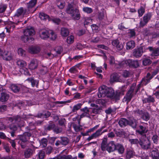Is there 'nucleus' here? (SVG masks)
Returning <instances> with one entry per match:
<instances>
[{
    "instance_id": "nucleus-46",
    "label": "nucleus",
    "mask_w": 159,
    "mask_h": 159,
    "mask_svg": "<svg viewBox=\"0 0 159 159\" xmlns=\"http://www.w3.org/2000/svg\"><path fill=\"white\" fill-rule=\"evenodd\" d=\"M150 115L147 112H144L142 115V118L145 121H148L150 119Z\"/></svg>"
},
{
    "instance_id": "nucleus-25",
    "label": "nucleus",
    "mask_w": 159,
    "mask_h": 159,
    "mask_svg": "<svg viewBox=\"0 0 159 159\" xmlns=\"http://www.w3.org/2000/svg\"><path fill=\"white\" fill-rule=\"evenodd\" d=\"M143 104L150 103H154L155 101L154 97L151 95H148L147 98H145L142 100Z\"/></svg>"
},
{
    "instance_id": "nucleus-55",
    "label": "nucleus",
    "mask_w": 159,
    "mask_h": 159,
    "mask_svg": "<svg viewBox=\"0 0 159 159\" xmlns=\"http://www.w3.org/2000/svg\"><path fill=\"white\" fill-rule=\"evenodd\" d=\"M50 37L51 39L52 40H54L56 39L57 36L53 31L50 30Z\"/></svg>"
},
{
    "instance_id": "nucleus-26",
    "label": "nucleus",
    "mask_w": 159,
    "mask_h": 159,
    "mask_svg": "<svg viewBox=\"0 0 159 159\" xmlns=\"http://www.w3.org/2000/svg\"><path fill=\"white\" fill-rule=\"evenodd\" d=\"M34 151V150L30 148H28L26 149L24 152L25 157L26 158L30 157L32 156Z\"/></svg>"
},
{
    "instance_id": "nucleus-10",
    "label": "nucleus",
    "mask_w": 159,
    "mask_h": 159,
    "mask_svg": "<svg viewBox=\"0 0 159 159\" xmlns=\"http://www.w3.org/2000/svg\"><path fill=\"white\" fill-rule=\"evenodd\" d=\"M69 142V139L66 137H60L55 143V145L58 146L60 145L66 146L68 144Z\"/></svg>"
},
{
    "instance_id": "nucleus-32",
    "label": "nucleus",
    "mask_w": 159,
    "mask_h": 159,
    "mask_svg": "<svg viewBox=\"0 0 159 159\" xmlns=\"http://www.w3.org/2000/svg\"><path fill=\"white\" fill-rule=\"evenodd\" d=\"M128 120L125 118H121L119 121L118 124L121 127H125L128 125Z\"/></svg>"
},
{
    "instance_id": "nucleus-51",
    "label": "nucleus",
    "mask_w": 159,
    "mask_h": 159,
    "mask_svg": "<svg viewBox=\"0 0 159 159\" xmlns=\"http://www.w3.org/2000/svg\"><path fill=\"white\" fill-rule=\"evenodd\" d=\"M39 17L41 20H46L49 18V16L44 13H39Z\"/></svg>"
},
{
    "instance_id": "nucleus-48",
    "label": "nucleus",
    "mask_w": 159,
    "mask_h": 159,
    "mask_svg": "<svg viewBox=\"0 0 159 159\" xmlns=\"http://www.w3.org/2000/svg\"><path fill=\"white\" fill-rule=\"evenodd\" d=\"M83 104L82 103H78L75 105L73 107L72 110V112H75L77 111L80 109L81 107Z\"/></svg>"
},
{
    "instance_id": "nucleus-18",
    "label": "nucleus",
    "mask_w": 159,
    "mask_h": 159,
    "mask_svg": "<svg viewBox=\"0 0 159 159\" xmlns=\"http://www.w3.org/2000/svg\"><path fill=\"white\" fill-rule=\"evenodd\" d=\"M139 129L136 130L137 133L139 134L143 135V137H146V134L145 133H147L148 131V129H146L145 126L143 125H139Z\"/></svg>"
},
{
    "instance_id": "nucleus-29",
    "label": "nucleus",
    "mask_w": 159,
    "mask_h": 159,
    "mask_svg": "<svg viewBox=\"0 0 159 159\" xmlns=\"http://www.w3.org/2000/svg\"><path fill=\"white\" fill-rule=\"evenodd\" d=\"M151 156L152 159H159V151L156 148L151 152Z\"/></svg>"
},
{
    "instance_id": "nucleus-53",
    "label": "nucleus",
    "mask_w": 159,
    "mask_h": 159,
    "mask_svg": "<svg viewBox=\"0 0 159 159\" xmlns=\"http://www.w3.org/2000/svg\"><path fill=\"white\" fill-rule=\"evenodd\" d=\"M83 11L84 12L87 13L88 14L91 13L93 11V10L92 8L87 7H84L83 8Z\"/></svg>"
},
{
    "instance_id": "nucleus-39",
    "label": "nucleus",
    "mask_w": 159,
    "mask_h": 159,
    "mask_svg": "<svg viewBox=\"0 0 159 159\" xmlns=\"http://www.w3.org/2000/svg\"><path fill=\"white\" fill-rule=\"evenodd\" d=\"M69 33V32L68 29L65 28H62L61 30V35L63 37L67 36Z\"/></svg>"
},
{
    "instance_id": "nucleus-2",
    "label": "nucleus",
    "mask_w": 159,
    "mask_h": 159,
    "mask_svg": "<svg viewBox=\"0 0 159 159\" xmlns=\"http://www.w3.org/2000/svg\"><path fill=\"white\" fill-rule=\"evenodd\" d=\"M27 130H29V132H24L22 135H19V141L18 143L20 145L22 149L25 148L29 143V139L30 137L32 136V129H30L29 127L26 128Z\"/></svg>"
},
{
    "instance_id": "nucleus-37",
    "label": "nucleus",
    "mask_w": 159,
    "mask_h": 159,
    "mask_svg": "<svg viewBox=\"0 0 159 159\" xmlns=\"http://www.w3.org/2000/svg\"><path fill=\"white\" fill-rule=\"evenodd\" d=\"M107 138H104L102 139L101 144V149L102 151H105L107 146Z\"/></svg>"
},
{
    "instance_id": "nucleus-31",
    "label": "nucleus",
    "mask_w": 159,
    "mask_h": 159,
    "mask_svg": "<svg viewBox=\"0 0 159 159\" xmlns=\"http://www.w3.org/2000/svg\"><path fill=\"white\" fill-rule=\"evenodd\" d=\"M20 22L21 21H18L17 23L11 22V24L9 25L6 27H5V29H6L7 31L9 33L11 31V30H13L15 27V24L17 25L18 24V23Z\"/></svg>"
},
{
    "instance_id": "nucleus-42",
    "label": "nucleus",
    "mask_w": 159,
    "mask_h": 159,
    "mask_svg": "<svg viewBox=\"0 0 159 159\" xmlns=\"http://www.w3.org/2000/svg\"><path fill=\"white\" fill-rule=\"evenodd\" d=\"M40 51L39 48L36 47H30L29 49L30 52L32 54L37 53L40 52Z\"/></svg>"
},
{
    "instance_id": "nucleus-15",
    "label": "nucleus",
    "mask_w": 159,
    "mask_h": 159,
    "mask_svg": "<svg viewBox=\"0 0 159 159\" xmlns=\"http://www.w3.org/2000/svg\"><path fill=\"white\" fill-rule=\"evenodd\" d=\"M80 110L83 112V113L80 115L81 118L84 117H87L89 118H91L89 114V108L87 107H85L84 108L81 109Z\"/></svg>"
},
{
    "instance_id": "nucleus-1",
    "label": "nucleus",
    "mask_w": 159,
    "mask_h": 159,
    "mask_svg": "<svg viewBox=\"0 0 159 159\" xmlns=\"http://www.w3.org/2000/svg\"><path fill=\"white\" fill-rule=\"evenodd\" d=\"M76 5V3L73 1L68 2L66 12L74 20H78L80 18L81 15L79 9L78 7H75Z\"/></svg>"
},
{
    "instance_id": "nucleus-8",
    "label": "nucleus",
    "mask_w": 159,
    "mask_h": 159,
    "mask_svg": "<svg viewBox=\"0 0 159 159\" xmlns=\"http://www.w3.org/2000/svg\"><path fill=\"white\" fill-rule=\"evenodd\" d=\"M144 48L143 46H140L134 49L133 52V56L136 58L140 57L145 51L144 50Z\"/></svg>"
},
{
    "instance_id": "nucleus-28",
    "label": "nucleus",
    "mask_w": 159,
    "mask_h": 159,
    "mask_svg": "<svg viewBox=\"0 0 159 159\" xmlns=\"http://www.w3.org/2000/svg\"><path fill=\"white\" fill-rule=\"evenodd\" d=\"M3 59L6 61H10L13 58V56L9 51L5 52L3 55Z\"/></svg>"
},
{
    "instance_id": "nucleus-62",
    "label": "nucleus",
    "mask_w": 159,
    "mask_h": 159,
    "mask_svg": "<svg viewBox=\"0 0 159 159\" xmlns=\"http://www.w3.org/2000/svg\"><path fill=\"white\" fill-rule=\"evenodd\" d=\"M7 108V106L6 105H2L0 106V113L6 111Z\"/></svg>"
},
{
    "instance_id": "nucleus-43",
    "label": "nucleus",
    "mask_w": 159,
    "mask_h": 159,
    "mask_svg": "<svg viewBox=\"0 0 159 159\" xmlns=\"http://www.w3.org/2000/svg\"><path fill=\"white\" fill-rule=\"evenodd\" d=\"M56 157V159H72V157L70 155H59Z\"/></svg>"
},
{
    "instance_id": "nucleus-44",
    "label": "nucleus",
    "mask_w": 159,
    "mask_h": 159,
    "mask_svg": "<svg viewBox=\"0 0 159 159\" xmlns=\"http://www.w3.org/2000/svg\"><path fill=\"white\" fill-rule=\"evenodd\" d=\"M123 92L124 91H116L115 93H114V96L112 98L117 100H119L120 96L124 95Z\"/></svg>"
},
{
    "instance_id": "nucleus-20",
    "label": "nucleus",
    "mask_w": 159,
    "mask_h": 159,
    "mask_svg": "<svg viewBox=\"0 0 159 159\" xmlns=\"http://www.w3.org/2000/svg\"><path fill=\"white\" fill-rule=\"evenodd\" d=\"M102 134V133L98 129L87 138V140L89 141L92 139H95L98 137Z\"/></svg>"
},
{
    "instance_id": "nucleus-7",
    "label": "nucleus",
    "mask_w": 159,
    "mask_h": 159,
    "mask_svg": "<svg viewBox=\"0 0 159 159\" xmlns=\"http://www.w3.org/2000/svg\"><path fill=\"white\" fill-rule=\"evenodd\" d=\"M29 13V10H27L26 8L21 7L17 10L14 16L17 17L20 16L23 17L25 15Z\"/></svg>"
},
{
    "instance_id": "nucleus-60",
    "label": "nucleus",
    "mask_w": 159,
    "mask_h": 159,
    "mask_svg": "<svg viewBox=\"0 0 159 159\" xmlns=\"http://www.w3.org/2000/svg\"><path fill=\"white\" fill-rule=\"evenodd\" d=\"M152 55L154 56H157L159 55V47L154 48Z\"/></svg>"
},
{
    "instance_id": "nucleus-56",
    "label": "nucleus",
    "mask_w": 159,
    "mask_h": 159,
    "mask_svg": "<svg viewBox=\"0 0 159 159\" xmlns=\"http://www.w3.org/2000/svg\"><path fill=\"white\" fill-rule=\"evenodd\" d=\"M102 110L101 107L94 108L93 109L92 113L95 114H98L101 112Z\"/></svg>"
},
{
    "instance_id": "nucleus-5",
    "label": "nucleus",
    "mask_w": 159,
    "mask_h": 159,
    "mask_svg": "<svg viewBox=\"0 0 159 159\" xmlns=\"http://www.w3.org/2000/svg\"><path fill=\"white\" fill-rule=\"evenodd\" d=\"M7 120L13 123L14 122L15 124H16L19 127L23 126L24 125V122L23 119L19 115L14 116L12 117H7Z\"/></svg>"
},
{
    "instance_id": "nucleus-21",
    "label": "nucleus",
    "mask_w": 159,
    "mask_h": 159,
    "mask_svg": "<svg viewBox=\"0 0 159 159\" xmlns=\"http://www.w3.org/2000/svg\"><path fill=\"white\" fill-rule=\"evenodd\" d=\"M55 127V124L51 121L49 122V124L44 126V130L45 132H48L53 130Z\"/></svg>"
},
{
    "instance_id": "nucleus-63",
    "label": "nucleus",
    "mask_w": 159,
    "mask_h": 159,
    "mask_svg": "<svg viewBox=\"0 0 159 159\" xmlns=\"http://www.w3.org/2000/svg\"><path fill=\"white\" fill-rule=\"evenodd\" d=\"M62 128L58 127H55L53 129V131L56 134H58L62 132Z\"/></svg>"
},
{
    "instance_id": "nucleus-27",
    "label": "nucleus",
    "mask_w": 159,
    "mask_h": 159,
    "mask_svg": "<svg viewBox=\"0 0 159 159\" xmlns=\"http://www.w3.org/2000/svg\"><path fill=\"white\" fill-rule=\"evenodd\" d=\"M21 86L19 84H11L10 86V89L15 93L19 92L21 89Z\"/></svg>"
},
{
    "instance_id": "nucleus-6",
    "label": "nucleus",
    "mask_w": 159,
    "mask_h": 159,
    "mask_svg": "<svg viewBox=\"0 0 159 159\" xmlns=\"http://www.w3.org/2000/svg\"><path fill=\"white\" fill-rule=\"evenodd\" d=\"M158 73L157 70H156L152 73V75L149 73H148L146 76L142 79L141 81L142 84L143 85H146L148 83L150 80L155 75Z\"/></svg>"
},
{
    "instance_id": "nucleus-13",
    "label": "nucleus",
    "mask_w": 159,
    "mask_h": 159,
    "mask_svg": "<svg viewBox=\"0 0 159 159\" xmlns=\"http://www.w3.org/2000/svg\"><path fill=\"white\" fill-rule=\"evenodd\" d=\"M107 87L103 85L98 89V98L104 97L106 96Z\"/></svg>"
},
{
    "instance_id": "nucleus-4",
    "label": "nucleus",
    "mask_w": 159,
    "mask_h": 159,
    "mask_svg": "<svg viewBox=\"0 0 159 159\" xmlns=\"http://www.w3.org/2000/svg\"><path fill=\"white\" fill-rule=\"evenodd\" d=\"M139 145L141 148L143 150H148L151 149V142L146 137L139 139Z\"/></svg>"
},
{
    "instance_id": "nucleus-16",
    "label": "nucleus",
    "mask_w": 159,
    "mask_h": 159,
    "mask_svg": "<svg viewBox=\"0 0 159 159\" xmlns=\"http://www.w3.org/2000/svg\"><path fill=\"white\" fill-rule=\"evenodd\" d=\"M40 38L43 39H45L50 37V30H41L39 31Z\"/></svg>"
},
{
    "instance_id": "nucleus-22",
    "label": "nucleus",
    "mask_w": 159,
    "mask_h": 159,
    "mask_svg": "<svg viewBox=\"0 0 159 159\" xmlns=\"http://www.w3.org/2000/svg\"><path fill=\"white\" fill-rule=\"evenodd\" d=\"M38 64L35 59L32 60L29 65V68L30 70H35L37 68Z\"/></svg>"
},
{
    "instance_id": "nucleus-30",
    "label": "nucleus",
    "mask_w": 159,
    "mask_h": 159,
    "mask_svg": "<svg viewBox=\"0 0 159 159\" xmlns=\"http://www.w3.org/2000/svg\"><path fill=\"white\" fill-rule=\"evenodd\" d=\"M37 0H31L29 3H27V10H29L30 13V9L34 7L37 3Z\"/></svg>"
},
{
    "instance_id": "nucleus-49",
    "label": "nucleus",
    "mask_w": 159,
    "mask_h": 159,
    "mask_svg": "<svg viewBox=\"0 0 159 159\" xmlns=\"http://www.w3.org/2000/svg\"><path fill=\"white\" fill-rule=\"evenodd\" d=\"M152 63L150 59L148 58H144L142 61V64L145 66L149 65Z\"/></svg>"
},
{
    "instance_id": "nucleus-14",
    "label": "nucleus",
    "mask_w": 159,
    "mask_h": 159,
    "mask_svg": "<svg viewBox=\"0 0 159 159\" xmlns=\"http://www.w3.org/2000/svg\"><path fill=\"white\" fill-rule=\"evenodd\" d=\"M128 66L130 68L135 69L139 66V62L137 60H132V59H128Z\"/></svg>"
},
{
    "instance_id": "nucleus-54",
    "label": "nucleus",
    "mask_w": 159,
    "mask_h": 159,
    "mask_svg": "<svg viewBox=\"0 0 159 159\" xmlns=\"http://www.w3.org/2000/svg\"><path fill=\"white\" fill-rule=\"evenodd\" d=\"M18 54L22 57L25 56L26 54L25 51L21 48L18 49Z\"/></svg>"
},
{
    "instance_id": "nucleus-38",
    "label": "nucleus",
    "mask_w": 159,
    "mask_h": 159,
    "mask_svg": "<svg viewBox=\"0 0 159 159\" xmlns=\"http://www.w3.org/2000/svg\"><path fill=\"white\" fill-rule=\"evenodd\" d=\"M16 63L20 69L24 68L26 66V63L22 60H18L17 61Z\"/></svg>"
},
{
    "instance_id": "nucleus-40",
    "label": "nucleus",
    "mask_w": 159,
    "mask_h": 159,
    "mask_svg": "<svg viewBox=\"0 0 159 159\" xmlns=\"http://www.w3.org/2000/svg\"><path fill=\"white\" fill-rule=\"evenodd\" d=\"M26 81H28L29 82H30L32 87H34L36 86L37 87L38 82L36 80H34L33 78L31 77L29 78Z\"/></svg>"
},
{
    "instance_id": "nucleus-12",
    "label": "nucleus",
    "mask_w": 159,
    "mask_h": 159,
    "mask_svg": "<svg viewBox=\"0 0 159 159\" xmlns=\"http://www.w3.org/2000/svg\"><path fill=\"white\" fill-rule=\"evenodd\" d=\"M35 32L34 27L29 26L24 31V34L27 36H32L35 34Z\"/></svg>"
},
{
    "instance_id": "nucleus-9",
    "label": "nucleus",
    "mask_w": 159,
    "mask_h": 159,
    "mask_svg": "<svg viewBox=\"0 0 159 159\" xmlns=\"http://www.w3.org/2000/svg\"><path fill=\"white\" fill-rule=\"evenodd\" d=\"M152 16L151 12L145 14L143 17V21L141 20L140 22V26L143 27L150 20Z\"/></svg>"
},
{
    "instance_id": "nucleus-45",
    "label": "nucleus",
    "mask_w": 159,
    "mask_h": 159,
    "mask_svg": "<svg viewBox=\"0 0 159 159\" xmlns=\"http://www.w3.org/2000/svg\"><path fill=\"white\" fill-rule=\"evenodd\" d=\"M116 148V150H118V151L119 153H123L124 152V148L122 145L118 144L117 145Z\"/></svg>"
},
{
    "instance_id": "nucleus-3",
    "label": "nucleus",
    "mask_w": 159,
    "mask_h": 159,
    "mask_svg": "<svg viewBox=\"0 0 159 159\" xmlns=\"http://www.w3.org/2000/svg\"><path fill=\"white\" fill-rule=\"evenodd\" d=\"M136 85V84L135 83L132 84L123 99L124 102H126L128 103L130 101L134 95L136 94L135 93L134 91Z\"/></svg>"
},
{
    "instance_id": "nucleus-11",
    "label": "nucleus",
    "mask_w": 159,
    "mask_h": 159,
    "mask_svg": "<svg viewBox=\"0 0 159 159\" xmlns=\"http://www.w3.org/2000/svg\"><path fill=\"white\" fill-rule=\"evenodd\" d=\"M121 74L120 73H113L111 76L110 82H120L122 81L121 78Z\"/></svg>"
},
{
    "instance_id": "nucleus-35",
    "label": "nucleus",
    "mask_w": 159,
    "mask_h": 159,
    "mask_svg": "<svg viewBox=\"0 0 159 159\" xmlns=\"http://www.w3.org/2000/svg\"><path fill=\"white\" fill-rule=\"evenodd\" d=\"M56 4L59 9H62L65 7L66 3L63 1L59 0L57 1Z\"/></svg>"
},
{
    "instance_id": "nucleus-19",
    "label": "nucleus",
    "mask_w": 159,
    "mask_h": 159,
    "mask_svg": "<svg viewBox=\"0 0 159 159\" xmlns=\"http://www.w3.org/2000/svg\"><path fill=\"white\" fill-rule=\"evenodd\" d=\"M18 127V126L17 125L13 123L9 125L8 127L10 130V133L11 136L13 137L15 136V134L17 129Z\"/></svg>"
},
{
    "instance_id": "nucleus-24",
    "label": "nucleus",
    "mask_w": 159,
    "mask_h": 159,
    "mask_svg": "<svg viewBox=\"0 0 159 159\" xmlns=\"http://www.w3.org/2000/svg\"><path fill=\"white\" fill-rule=\"evenodd\" d=\"M1 94V96L0 98V101L2 102H6L9 98V95L5 91L2 92Z\"/></svg>"
},
{
    "instance_id": "nucleus-58",
    "label": "nucleus",
    "mask_w": 159,
    "mask_h": 159,
    "mask_svg": "<svg viewBox=\"0 0 159 159\" xmlns=\"http://www.w3.org/2000/svg\"><path fill=\"white\" fill-rule=\"evenodd\" d=\"M39 158V159H44L45 157V152L42 150H41L39 151L38 153Z\"/></svg>"
},
{
    "instance_id": "nucleus-23",
    "label": "nucleus",
    "mask_w": 159,
    "mask_h": 159,
    "mask_svg": "<svg viewBox=\"0 0 159 159\" xmlns=\"http://www.w3.org/2000/svg\"><path fill=\"white\" fill-rule=\"evenodd\" d=\"M128 125L131 127L133 129L136 128L138 123L137 120L134 118H131L128 120Z\"/></svg>"
},
{
    "instance_id": "nucleus-61",
    "label": "nucleus",
    "mask_w": 159,
    "mask_h": 159,
    "mask_svg": "<svg viewBox=\"0 0 159 159\" xmlns=\"http://www.w3.org/2000/svg\"><path fill=\"white\" fill-rule=\"evenodd\" d=\"M129 141L132 144H139V140L138 139H129Z\"/></svg>"
},
{
    "instance_id": "nucleus-34",
    "label": "nucleus",
    "mask_w": 159,
    "mask_h": 159,
    "mask_svg": "<svg viewBox=\"0 0 159 159\" xmlns=\"http://www.w3.org/2000/svg\"><path fill=\"white\" fill-rule=\"evenodd\" d=\"M128 61V60L121 61L118 64V66L116 65V68L118 69H120L128 66V62H127Z\"/></svg>"
},
{
    "instance_id": "nucleus-17",
    "label": "nucleus",
    "mask_w": 159,
    "mask_h": 159,
    "mask_svg": "<svg viewBox=\"0 0 159 159\" xmlns=\"http://www.w3.org/2000/svg\"><path fill=\"white\" fill-rule=\"evenodd\" d=\"M116 146L114 141H111L107 144L106 149L109 152H113L116 150Z\"/></svg>"
},
{
    "instance_id": "nucleus-50",
    "label": "nucleus",
    "mask_w": 159,
    "mask_h": 159,
    "mask_svg": "<svg viewBox=\"0 0 159 159\" xmlns=\"http://www.w3.org/2000/svg\"><path fill=\"white\" fill-rule=\"evenodd\" d=\"M135 154L134 152L132 150H129L127 152L126 157L127 158H130L133 157Z\"/></svg>"
},
{
    "instance_id": "nucleus-41",
    "label": "nucleus",
    "mask_w": 159,
    "mask_h": 159,
    "mask_svg": "<svg viewBox=\"0 0 159 159\" xmlns=\"http://www.w3.org/2000/svg\"><path fill=\"white\" fill-rule=\"evenodd\" d=\"M135 46V42L133 40L130 41L127 43L126 44V49H130L134 48Z\"/></svg>"
},
{
    "instance_id": "nucleus-52",
    "label": "nucleus",
    "mask_w": 159,
    "mask_h": 159,
    "mask_svg": "<svg viewBox=\"0 0 159 159\" xmlns=\"http://www.w3.org/2000/svg\"><path fill=\"white\" fill-rule=\"evenodd\" d=\"M145 12V8L142 6H141L138 10L139 16H142Z\"/></svg>"
},
{
    "instance_id": "nucleus-36",
    "label": "nucleus",
    "mask_w": 159,
    "mask_h": 159,
    "mask_svg": "<svg viewBox=\"0 0 159 159\" xmlns=\"http://www.w3.org/2000/svg\"><path fill=\"white\" fill-rule=\"evenodd\" d=\"M21 39L25 43L27 42L28 41L29 43H31L34 40L33 37L29 38L28 36H25V35L21 37Z\"/></svg>"
},
{
    "instance_id": "nucleus-59",
    "label": "nucleus",
    "mask_w": 159,
    "mask_h": 159,
    "mask_svg": "<svg viewBox=\"0 0 159 159\" xmlns=\"http://www.w3.org/2000/svg\"><path fill=\"white\" fill-rule=\"evenodd\" d=\"M105 12L104 11H102L99 12L98 13V18L100 20H102L104 17Z\"/></svg>"
},
{
    "instance_id": "nucleus-64",
    "label": "nucleus",
    "mask_w": 159,
    "mask_h": 159,
    "mask_svg": "<svg viewBox=\"0 0 159 159\" xmlns=\"http://www.w3.org/2000/svg\"><path fill=\"white\" fill-rule=\"evenodd\" d=\"M47 142L48 140L45 138L42 139L41 141V145L43 148H45L47 146Z\"/></svg>"
},
{
    "instance_id": "nucleus-57",
    "label": "nucleus",
    "mask_w": 159,
    "mask_h": 159,
    "mask_svg": "<svg viewBox=\"0 0 159 159\" xmlns=\"http://www.w3.org/2000/svg\"><path fill=\"white\" fill-rule=\"evenodd\" d=\"M143 33L145 36H149L152 34V32L147 28H146L143 30Z\"/></svg>"
},
{
    "instance_id": "nucleus-33",
    "label": "nucleus",
    "mask_w": 159,
    "mask_h": 159,
    "mask_svg": "<svg viewBox=\"0 0 159 159\" xmlns=\"http://www.w3.org/2000/svg\"><path fill=\"white\" fill-rule=\"evenodd\" d=\"M114 94V90L111 88H107V91L106 96L107 97L112 98Z\"/></svg>"
},
{
    "instance_id": "nucleus-47",
    "label": "nucleus",
    "mask_w": 159,
    "mask_h": 159,
    "mask_svg": "<svg viewBox=\"0 0 159 159\" xmlns=\"http://www.w3.org/2000/svg\"><path fill=\"white\" fill-rule=\"evenodd\" d=\"M132 75V73L129 70H123L122 75L124 78H127L130 76Z\"/></svg>"
}]
</instances>
